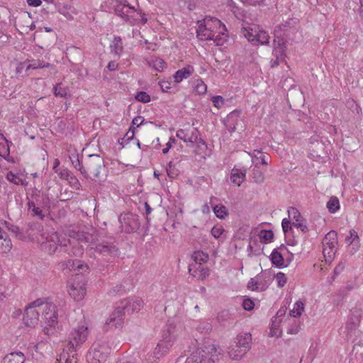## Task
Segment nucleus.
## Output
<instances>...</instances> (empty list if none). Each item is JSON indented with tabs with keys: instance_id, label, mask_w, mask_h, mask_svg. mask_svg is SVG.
<instances>
[{
	"instance_id": "obj_1",
	"label": "nucleus",
	"mask_w": 363,
	"mask_h": 363,
	"mask_svg": "<svg viewBox=\"0 0 363 363\" xmlns=\"http://www.w3.org/2000/svg\"><path fill=\"white\" fill-rule=\"evenodd\" d=\"M196 34L201 40H213L216 45H223L227 40L225 26L217 18L206 16L198 22Z\"/></svg>"
},
{
	"instance_id": "obj_2",
	"label": "nucleus",
	"mask_w": 363,
	"mask_h": 363,
	"mask_svg": "<svg viewBox=\"0 0 363 363\" xmlns=\"http://www.w3.org/2000/svg\"><path fill=\"white\" fill-rule=\"evenodd\" d=\"M178 336L179 331L177 326L169 321L166 329L163 331L162 340L152 352L159 361L168 353Z\"/></svg>"
},
{
	"instance_id": "obj_3",
	"label": "nucleus",
	"mask_w": 363,
	"mask_h": 363,
	"mask_svg": "<svg viewBox=\"0 0 363 363\" xmlns=\"http://www.w3.org/2000/svg\"><path fill=\"white\" fill-rule=\"evenodd\" d=\"M39 309L42 313V319L45 324L43 329V333L48 336L54 335L56 332V325H57L56 306L42 298V303Z\"/></svg>"
},
{
	"instance_id": "obj_4",
	"label": "nucleus",
	"mask_w": 363,
	"mask_h": 363,
	"mask_svg": "<svg viewBox=\"0 0 363 363\" xmlns=\"http://www.w3.org/2000/svg\"><path fill=\"white\" fill-rule=\"evenodd\" d=\"M221 350L213 344H208L204 349H198L194 352L186 363H215L218 361Z\"/></svg>"
},
{
	"instance_id": "obj_5",
	"label": "nucleus",
	"mask_w": 363,
	"mask_h": 363,
	"mask_svg": "<svg viewBox=\"0 0 363 363\" xmlns=\"http://www.w3.org/2000/svg\"><path fill=\"white\" fill-rule=\"evenodd\" d=\"M114 10L117 16L122 18L130 25L133 26L140 22L145 24L147 21L144 13L136 10L133 6H130L128 4H122L117 1L114 5Z\"/></svg>"
},
{
	"instance_id": "obj_6",
	"label": "nucleus",
	"mask_w": 363,
	"mask_h": 363,
	"mask_svg": "<svg viewBox=\"0 0 363 363\" xmlns=\"http://www.w3.org/2000/svg\"><path fill=\"white\" fill-rule=\"evenodd\" d=\"M111 346L108 339L96 341L86 354L88 363H104L111 352Z\"/></svg>"
},
{
	"instance_id": "obj_7",
	"label": "nucleus",
	"mask_w": 363,
	"mask_h": 363,
	"mask_svg": "<svg viewBox=\"0 0 363 363\" xmlns=\"http://www.w3.org/2000/svg\"><path fill=\"white\" fill-rule=\"evenodd\" d=\"M77 162L79 170L85 177L98 178L100 176L101 170L104 167L103 158L97 155H89L84 164H82L79 160H77Z\"/></svg>"
},
{
	"instance_id": "obj_8",
	"label": "nucleus",
	"mask_w": 363,
	"mask_h": 363,
	"mask_svg": "<svg viewBox=\"0 0 363 363\" xmlns=\"http://www.w3.org/2000/svg\"><path fill=\"white\" fill-rule=\"evenodd\" d=\"M42 246L49 253L56 252L58 247H67V243L72 245L69 240L60 236L56 232L44 233L42 235Z\"/></svg>"
},
{
	"instance_id": "obj_9",
	"label": "nucleus",
	"mask_w": 363,
	"mask_h": 363,
	"mask_svg": "<svg viewBox=\"0 0 363 363\" xmlns=\"http://www.w3.org/2000/svg\"><path fill=\"white\" fill-rule=\"evenodd\" d=\"M243 35L254 45H267L269 42L270 37L268 33L257 25L243 28Z\"/></svg>"
},
{
	"instance_id": "obj_10",
	"label": "nucleus",
	"mask_w": 363,
	"mask_h": 363,
	"mask_svg": "<svg viewBox=\"0 0 363 363\" xmlns=\"http://www.w3.org/2000/svg\"><path fill=\"white\" fill-rule=\"evenodd\" d=\"M89 335L88 328L85 325H79L72 329L68 336V349L74 352L77 347L84 343Z\"/></svg>"
},
{
	"instance_id": "obj_11",
	"label": "nucleus",
	"mask_w": 363,
	"mask_h": 363,
	"mask_svg": "<svg viewBox=\"0 0 363 363\" xmlns=\"http://www.w3.org/2000/svg\"><path fill=\"white\" fill-rule=\"evenodd\" d=\"M323 244V254L325 257V262H331L334 258L337 252V234L335 231L331 230L328 233L322 242Z\"/></svg>"
},
{
	"instance_id": "obj_12",
	"label": "nucleus",
	"mask_w": 363,
	"mask_h": 363,
	"mask_svg": "<svg viewBox=\"0 0 363 363\" xmlns=\"http://www.w3.org/2000/svg\"><path fill=\"white\" fill-rule=\"evenodd\" d=\"M41 303L42 298H38L26 307L23 320L26 326L33 328L38 323Z\"/></svg>"
},
{
	"instance_id": "obj_13",
	"label": "nucleus",
	"mask_w": 363,
	"mask_h": 363,
	"mask_svg": "<svg viewBox=\"0 0 363 363\" xmlns=\"http://www.w3.org/2000/svg\"><path fill=\"white\" fill-rule=\"evenodd\" d=\"M121 232L130 233L137 231L140 226L139 216L132 213H121L118 217Z\"/></svg>"
},
{
	"instance_id": "obj_14",
	"label": "nucleus",
	"mask_w": 363,
	"mask_h": 363,
	"mask_svg": "<svg viewBox=\"0 0 363 363\" xmlns=\"http://www.w3.org/2000/svg\"><path fill=\"white\" fill-rule=\"evenodd\" d=\"M86 292V283L82 277H75L68 284V293L76 301H82Z\"/></svg>"
},
{
	"instance_id": "obj_15",
	"label": "nucleus",
	"mask_w": 363,
	"mask_h": 363,
	"mask_svg": "<svg viewBox=\"0 0 363 363\" xmlns=\"http://www.w3.org/2000/svg\"><path fill=\"white\" fill-rule=\"evenodd\" d=\"M94 252L104 260L109 262L119 255V250L113 242H103L96 245Z\"/></svg>"
},
{
	"instance_id": "obj_16",
	"label": "nucleus",
	"mask_w": 363,
	"mask_h": 363,
	"mask_svg": "<svg viewBox=\"0 0 363 363\" xmlns=\"http://www.w3.org/2000/svg\"><path fill=\"white\" fill-rule=\"evenodd\" d=\"M143 301L139 297L129 298L121 302L119 307L123 308L125 314H130L134 312H138L143 307Z\"/></svg>"
},
{
	"instance_id": "obj_17",
	"label": "nucleus",
	"mask_w": 363,
	"mask_h": 363,
	"mask_svg": "<svg viewBox=\"0 0 363 363\" xmlns=\"http://www.w3.org/2000/svg\"><path fill=\"white\" fill-rule=\"evenodd\" d=\"M124 315L125 311H123V308L118 306L110 315L106 323L111 328H120L123 324Z\"/></svg>"
},
{
	"instance_id": "obj_18",
	"label": "nucleus",
	"mask_w": 363,
	"mask_h": 363,
	"mask_svg": "<svg viewBox=\"0 0 363 363\" xmlns=\"http://www.w3.org/2000/svg\"><path fill=\"white\" fill-rule=\"evenodd\" d=\"M288 213L289 216L291 217L294 220L292 225L294 227H296L297 228L300 229L303 233H306L308 231V228L307 225L304 222V220L301 216V213L296 208L290 207L288 210Z\"/></svg>"
},
{
	"instance_id": "obj_19",
	"label": "nucleus",
	"mask_w": 363,
	"mask_h": 363,
	"mask_svg": "<svg viewBox=\"0 0 363 363\" xmlns=\"http://www.w3.org/2000/svg\"><path fill=\"white\" fill-rule=\"evenodd\" d=\"M28 203H33L35 206H40L44 208H49L50 200L46 194L41 193L40 191L35 189L30 195V199H28Z\"/></svg>"
},
{
	"instance_id": "obj_20",
	"label": "nucleus",
	"mask_w": 363,
	"mask_h": 363,
	"mask_svg": "<svg viewBox=\"0 0 363 363\" xmlns=\"http://www.w3.org/2000/svg\"><path fill=\"white\" fill-rule=\"evenodd\" d=\"M345 242L349 245V252L354 255L360 247V239L356 230L352 229L350 230V235L345 238Z\"/></svg>"
},
{
	"instance_id": "obj_21",
	"label": "nucleus",
	"mask_w": 363,
	"mask_h": 363,
	"mask_svg": "<svg viewBox=\"0 0 363 363\" xmlns=\"http://www.w3.org/2000/svg\"><path fill=\"white\" fill-rule=\"evenodd\" d=\"M234 343L240 347V348L242 349L243 351L247 352L250 350L252 345L251 334L248 333L239 334L237 336Z\"/></svg>"
},
{
	"instance_id": "obj_22",
	"label": "nucleus",
	"mask_w": 363,
	"mask_h": 363,
	"mask_svg": "<svg viewBox=\"0 0 363 363\" xmlns=\"http://www.w3.org/2000/svg\"><path fill=\"white\" fill-rule=\"evenodd\" d=\"M12 248V242L8 233L0 227V253H8Z\"/></svg>"
},
{
	"instance_id": "obj_23",
	"label": "nucleus",
	"mask_w": 363,
	"mask_h": 363,
	"mask_svg": "<svg viewBox=\"0 0 363 363\" xmlns=\"http://www.w3.org/2000/svg\"><path fill=\"white\" fill-rule=\"evenodd\" d=\"M194 70V67L191 65H186L182 69L177 70L173 76L174 82L179 83L183 79L189 78L193 74Z\"/></svg>"
},
{
	"instance_id": "obj_24",
	"label": "nucleus",
	"mask_w": 363,
	"mask_h": 363,
	"mask_svg": "<svg viewBox=\"0 0 363 363\" xmlns=\"http://www.w3.org/2000/svg\"><path fill=\"white\" fill-rule=\"evenodd\" d=\"M228 355L233 360H240L245 356L247 352L243 351L235 343L228 348Z\"/></svg>"
},
{
	"instance_id": "obj_25",
	"label": "nucleus",
	"mask_w": 363,
	"mask_h": 363,
	"mask_svg": "<svg viewBox=\"0 0 363 363\" xmlns=\"http://www.w3.org/2000/svg\"><path fill=\"white\" fill-rule=\"evenodd\" d=\"M24 354L21 352H11L5 356L2 363H24Z\"/></svg>"
},
{
	"instance_id": "obj_26",
	"label": "nucleus",
	"mask_w": 363,
	"mask_h": 363,
	"mask_svg": "<svg viewBox=\"0 0 363 363\" xmlns=\"http://www.w3.org/2000/svg\"><path fill=\"white\" fill-rule=\"evenodd\" d=\"M245 170L241 171L238 169H233L231 171L230 180L233 184L240 186L245 180Z\"/></svg>"
},
{
	"instance_id": "obj_27",
	"label": "nucleus",
	"mask_w": 363,
	"mask_h": 363,
	"mask_svg": "<svg viewBox=\"0 0 363 363\" xmlns=\"http://www.w3.org/2000/svg\"><path fill=\"white\" fill-rule=\"evenodd\" d=\"M252 156V161L255 164V167H259V160L260 164L267 165L268 164L266 155H264L261 151L255 150L252 153H250Z\"/></svg>"
},
{
	"instance_id": "obj_28",
	"label": "nucleus",
	"mask_w": 363,
	"mask_h": 363,
	"mask_svg": "<svg viewBox=\"0 0 363 363\" xmlns=\"http://www.w3.org/2000/svg\"><path fill=\"white\" fill-rule=\"evenodd\" d=\"M67 267L70 270H77L79 273L86 272L88 270V266L86 264H81L79 260H69L67 264Z\"/></svg>"
},
{
	"instance_id": "obj_29",
	"label": "nucleus",
	"mask_w": 363,
	"mask_h": 363,
	"mask_svg": "<svg viewBox=\"0 0 363 363\" xmlns=\"http://www.w3.org/2000/svg\"><path fill=\"white\" fill-rule=\"evenodd\" d=\"M123 49L122 40L120 37H115L111 44V50L113 53L120 56Z\"/></svg>"
},
{
	"instance_id": "obj_30",
	"label": "nucleus",
	"mask_w": 363,
	"mask_h": 363,
	"mask_svg": "<svg viewBox=\"0 0 363 363\" xmlns=\"http://www.w3.org/2000/svg\"><path fill=\"white\" fill-rule=\"evenodd\" d=\"M28 210L32 213L33 217H38L40 220H43L45 214L43 210L45 208L35 206L33 203H28Z\"/></svg>"
},
{
	"instance_id": "obj_31",
	"label": "nucleus",
	"mask_w": 363,
	"mask_h": 363,
	"mask_svg": "<svg viewBox=\"0 0 363 363\" xmlns=\"http://www.w3.org/2000/svg\"><path fill=\"white\" fill-rule=\"evenodd\" d=\"M213 211L216 216L220 219H225L228 216V208L222 204L214 206Z\"/></svg>"
},
{
	"instance_id": "obj_32",
	"label": "nucleus",
	"mask_w": 363,
	"mask_h": 363,
	"mask_svg": "<svg viewBox=\"0 0 363 363\" xmlns=\"http://www.w3.org/2000/svg\"><path fill=\"white\" fill-rule=\"evenodd\" d=\"M68 88L62 86V83L57 84L53 88V93L55 96L62 98H67L68 96H70V95L68 93Z\"/></svg>"
},
{
	"instance_id": "obj_33",
	"label": "nucleus",
	"mask_w": 363,
	"mask_h": 363,
	"mask_svg": "<svg viewBox=\"0 0 363 363\" xmlns=\"http://www.w3.org/2000/svg\"><path fill=\"white\" fill-rule=\"evenodd\" d=\"M6 179L10 182L16 185L26 186L27 184V182L25 179H22L18 175L13 173L12 172H9L7 173Z\"/></svg>"
},
{
	"instance_id": "obj_34",
	"label": "nucleus",
	"mask_w": 363,
	"mask_h": 363,
	"mask_svg": "<svg viewBox=\"0 0 363 363\" xmlns=\"http://www.w3.org/2000/svg\"><path fill=\"white\" fill-rule=\"evenodd\" d=\"M194 277H197L201 280L205 279L209 276V269L199 265L191 274Z\"/></svg>"
},
{
	"instance_id": "obj_35",
	"label": "nucleus",
	"mask_w": 363,
	"mask_h": 363,
	"mask_svg": "<svg viewBox=\"0 0 363 363\" xmlns=\"http://www.w3.org/2000/svg\"><path fill=\"white\" fill-rule=\"evenodd\" d=\"M198 140V130L194 129L191 130H186L185 133V138H184V143H189L191 144L196 143Z\"/></svg>"
},
{
	"instance_id": "obj_36",
	"label": "nucleus",
	"mask_w": 363,
	"mask_h": 363,
	"mask_svg": "<svg viewBox=\"0 0 363 363\" xmlns=\"http://www.w3.org/2000/svg\"><path fill=\"white\" fill-rule=\"evenodd\" d=\"M271 261L273 264L279 267L284 265V260L281 254L276 250H274L271 254Z\"/></svg>"
},
{
	"instance_id": "obj_37",
	"label": "nucleus",
	"mask_w": 363,
	"mask_h": 363,
	"mask_svg": "<svg viewBox=\"0 0 363 363\" xmlns=\"http://www.w3.org/2000/svg\"><path fill=\"white\" fill-rule=\"evenodd\" d=\"M327 208L331 213L337 211L340 209L339 199L335 196L331 197L327 203Z\"/></svg>"
},
{
	"instance_id": "obj_38",
	"label": "nucleus",
	"mask_w": 363,
	"mask_h": 363,
	"mask_svg": "<svg viewBox=\"0 0 363 363\" xmlns=\"http://www.w3.org/2000/svg\"><path fill=\"white\" fill-rule=\"evenodd\" d=\"M192 258L195 261L196 263H199V265H201L203 262H206L208 259V255L202 251H196L194 252L192 255Z\"/></svg>"
},
{
	"instance_id": "obj_39",
	"label": "nucleus",
	"mask_w": 363,
	"mask_h": 363,
	"mask_svg": "<svg viewBox=\"0 0 363 363\" xmlns=\"http://www.w3.org/2000/svg\"><path fill=\"white\" fill-rule=\"evenodd\" d=\"M194 89L199 94H205L207 91V85L202 79H198L194 82Z\"/></svg>"
},
{
	"instance_id": "obj_40",
	"label": "nucleus",
	"mask_w": 363,
	"mask_h": 363,
	"mask_svg": "<svg viewBox=\"0 0 363 363\" xmlns=\"http://www.w3.org/2000/svg\"><path fill=\"white\" fill-rule=\"evenodd\" d=\"M304 310V304L302 301H298L294 303V308L290 311V315L293 317H298L302 314Z\"/></svg>"
},
{
	"instance_id": "obj_41",
	"label": "nucleus",
	"mask_w": 363,
	"mask_h": 363,
	"mask_svg": "<svg viewBox=\"0 0 363 363\" xmlns=\"http://www.w3.org/2000/svg\"><path fill=\"white\" fill-rule=\"evenodd\" d=\"M51 65L48 62L45 63L40 60H33L31 63L26 65V69L28 70L30 69H38V68H44V67H50Z\"/></svg>"
},
{
	"instance_id": "obj_42",
	"label": "nucleus",
	"mask_w": 363,
	"mask_h": 363,
	"mask_svg": "<svg viewBox=\"0 0 363 363\" xmlns=\"http://www.w3.org/2000/svg\"><path fill=\"white\" fill-rule=\"evenodd\" d=\"M259 238L264 242H270L274 238V233L272 230H261Z\"/></svg>"
},
{
	"instance_id": "obj_43",
	"label": "nucleus",
	"mask_w": 363,
	"mask_h": 363,
	"mask_svg": "<svg viewBox=\"0 0 363 363\" xmlns=\"http://www.w3.org/2000/svg\"><path fill=\"white\" fill-rule=\"evenodd\" d=\"M259 167H255L252 170V179L257 184H261L264 181V176L262 172H261L259 169Z\"/></svg>"
},
{
	"instance_id": "obj_44",
	"label": "nucleus",
	"mask_w": 363,
	"mask_h": 363,
	"mask_svg": "<svg viewBox=\"0 0 363 363\" xmlns=\"http://www.w3.org/2000/svg\"><path fill=\"white\" fill-rule=\"evenodd\" d=\"M166 171L167 175L172 179H174L179 175V170L176 168L175 164L172 162L168 164Z\"/></svg>"
},
{
	"instance_id": "obj_45",
	"label": "nucleus",
	"mask_w": 363,
	"mask_h": 363,
	"mask_svg": "<svg viewBox=\"0 0 363 363\" xmlns=\"http://www.w3.org/2000/svg\"><path fill=\"white\" fill-rule=\"evenodd\" d=\"M65 252H67L68 254L69 255H72L74 256H80L83 254V248L82 247V246H79L78 244L77 245H73L72 246V248L71 250H69L67 248H65Z\"/></svg>"
},
{
	"instance_id": "obj_46",
	"label": "nucleus",
	"mask_w": 363,
	"mask_h": 363,
	"mask_svg": "<svg viewBox=\"0 0 363 363\" xmlns=\"http://www.w3.org/2000/svg\"><path fill=\"white\" fill-rule=\"evenodd\" d=\"M143 121H144V118L142 116H137L133 118V120L132 121V125L130 128L129 131L128 133V134L130 132L132 133V135L130 136V138H132L134 135V130H135L134 126L135 125L137 128L139 127L143 123Z\"/></svg>"
},
{
	"instance_id": "obj_47",
	"label": "nucleus",
	"mask_w": 363,
	"mask_h": 363,
	"mask_svg": "<svg viewBox=\"0 0 363 363\" xmlns=\"http://www.w3.org/2000/svg\"><path fill=\"white\" fill-rule=\"evenodd\" d=\"M161 90L163 92L171 93L172 86V82L168 80H162L159 83Z\"/></svg>"
},
{
	"instance_id": "obj_48",
	"label": "nucleus",
	"mask_w": 363,
	"mask_h": 363,
	"mask_svg": "<svg viewBox=\"0 0 363 363\" xmlns=\"http://www.w3.org/2000/svg\"><path fill=\"white\" fill-rule=\"evenodd\" d=\"M135 99L143 103H147L150 101V96L145 91H139L135 96Z\"/></svg>"
},
{
	"instance_id": "obj_49",
	"label": "nucleus",
	"mask_w": 363,
	"mask_h": 363,
	"mask_svg": "<svg viewBox=\"0 0 363 363\" xmlns=\"http://www.w3.org/2000/svg\"><path fill=\"white\" fill-rule=\"evenodd\" d=\"M259 277H257V280H255L254 279H251L250 281L248 282V284H247V286L249 289H251L252 291H256V290H262L263 289V286H260V283H259Z\"/></svg>"
},
{
	"instance_id": "obj_50",
	"label": "nucleus",
	"mask_w": 363,
	"mask_h": 363,
	"mask_svg": "<svg viewBox=\"0 0 363 363\" xmlns=\"http://www.w3.org/2000/svg\"><path fill=\"white\" fill-rule=\"evenodd\" d=\"M275 279L277 282V286L280 288L283 287L286 283V277L285 274L279 272L275 275Z\"/></svg>"
},
{
	"instance_id": "obj_51",
	"label": "nucleus",
	"mask_w": 363,
	"mask_h": 363,
	"mask_svg": "<svg viewBox=\"0 0 363 363\" xmlns=\"http://www.w3.org/2000/svg\"><path fill=\"white\" fill-rule=\"evenodd\" d=\"M274 53L277 55V59L275 60H272L271 62H272V67H275V66L278 65H279V60L284 59V57H283V50L281 48H280V49L275 48L274 49Z\"/></svg>"
},
{
	"instance_id": "obj_52",
	"label": "nucleus",
	"mask_w": 363,
	"mask_h": 363,
	"mask_svg": "<svg viewBox=\"0 0 363 363\" xmlns=\"http://www.w3.org/2000/svg\"><path fill=\"white\" fill-rule=\"evenodd\" d=\"M58 363H77V358L72 355V357H67L65 354L60 356V362Z\"/></svg>"
},
{
	"instance_id": "obj_53",
	"label": "nucleus",
	"mask_w": 363,
	"mask_h": 363,
	"mask_svg": "<svg viewBox=\"0 0 363 363\" xmlns=\"http://www.w3.org/2000/svg\"><path fill=\"white\" fill-rule=\"evenodd\" d=\"M159 360L156 358L154 353L148 354L142 359L141 363H158Z\"/></svg>"
},
{
	"instance_id": "obj_54",
	"label": "nucleus",
	"mask_w": 363,
	"mask_h": 363,
	"mask_svg": "<svg viewBox=\"0 0 363 363\" xmlns=\"http://www.w3.org/2000/svg\"><path fill=\"white\" fill-rule=\"evenodd\" d=\"M223 232H224V229L221 226H214L211 229V235L215 238H219L221 236V235L223 233Z\"/></svg>"
},
{
	"instance_id": "obj_55",
	"label": "nucleus",
	"mask_w": 363,
	"mask_h": 363,
	"mask_svg": "<svg viewBox=\"0 0 363 363\" xmlns=\"http://www.w3.org/2000/svg\"><path fill=\"white\" fill-rule=\"evenodd\" d=\"M242 307L246 311H251L255 307V303L250 298H245L242 301Z\"/></svg>"
},
{
	"instance_id": "obj_56",
	"label": "nucleus",
	"mask_w": 363,
	"mask_h": 363,
	"mask_svg": "<svg viewBox=\"0 0 363 363\" xmlns=\"http://www.w3.org/2000/svg\"><path fill=\"white\" fill-rule=\"evenodd\" d=\"M282 229L284 233H288L289 230L292 229V226L291 223L286 218H284L281 222Z\"/></svg>"
},
{
	"instance_id": "obj_57",
	"label": "nucleus",
	"mask_w": 363,
	"mask_h": 363,
	"mask_svg": "<svg viewBox=\"0 0 363 363\" xmlns=\"http://www.w3.org/2000/svg\"><path fill=\"white\" fill-rule=\"evenodd\" d=\"M213 106L220 108L223 104V99L220 96H216L212 98Z\"/></svg>"
},
{
	"instance_id": "obj_58",
	"label": "nucleus",
	"mask_w": 363,
	"mask_h": 363,
	"mask_svg": "<svg viewBox=\"0 0 363 363\" xmlns=\"http://www.w3.org/2000/svg\"><path fill=\"white\" fill-rule=\"evenodd\" d=\"M165 62L161 60H157L154 63V67L156 70L160 71V69H162L164 67Z\"/></svg>"
},
{
	"instance_id": "obj_59",
	"label": "nucleus",
	"mask_w": 363,
	"mask_h": 363,
	"mask_svg": "<svg viewBox=\"0 0 363 363\" xmlns=\"http://www.w3.org/2000/svg\"><path fill=\"white\" fill-rule=\"evenodd\" d=\"M0 140H4L6 142V145H7V149L5 151L4 155L3 157H5V155L9 156V152H10L9 145H11V142H9V140H7L6 138L2 134H0Z\"/></svg>"
},
{
	"instance_id": "obj_60",
	"label": "nucleus",
	"mask_w": 363,
	"mask_h": 363,
	"mask_svg": "<svg viewBox=\"0 0 363 363\" xmlns=\"http://www.w3.org/2000/svg\"><path fill=\"white\" fill-rule=\"evenodd\" d=\"M27 4L30 6L38 7L42 4L41 0H26Z\"/></svg>"
},
{
	"instance_id": "obj_61",
	"label": "nucleus",
	"mask_w": 363,
	"mask_h": 363,
	"mask_svg": "<svg viewBox=\"0 0 363 363\" xmlns=\"http://www.w3.org/2000/svg\"><path fill=\"white\" fill-rule=\"evenodd\" d=\"M345 268L344 263H340L334 269L335 276L338 275Z\"/></svg>"
},
{
	"instance_id": "obj_62",
	"label": "nucleus",
	"mask_w": 363,
	"mask_h": 363,
	"mask_svg": "<svg viewBox=\"0 0 363 363\" xmlns=\"http://www.w3.org/2000/svg\"><path fill=\"white\" fill-rule=\"evenodd\" d=\"M118 68V64L114 61H111L107 65V69L110 71H115Z\"/></svg>"
},
{
	"instance_id": "obj_63",
	"label": "nucleus",
	"mask_w": 363,
	"mask_h": 363,
	"mask_svg": "<svg viewBox=\"0 0 363 363\" xmlns=\"http://www.w3.org/2000/svg\"><path fill=\"white\" fill-rule=\"evenodd\" d=\"M58 173H59L60 178L64 179H68L69 172L67 169H62L60 172H58Z\"/></svg>"
},
{
	"instance_id": "obj_64",
	"label": "nucleus",
	"mask_w": 363,
	"mask_h": 363,
	"mask_svg": "<svg viewBox=\"0 0 363 363\" xmlns=\"http://www.w3.org/2000/svg\"><path fill=\"white\" fill-rule=\"evenodd\" d=\"M186 130L179 129L177 131L176 136L184 141Z\"/></svg>"
}]
</instances>
